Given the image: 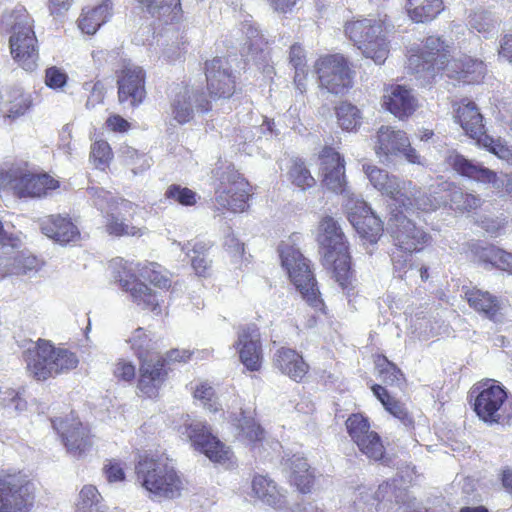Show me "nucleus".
<instances>
[{
  "mask_svg": "<svg viewBox=\"0 0 512 512\" xmlns=\"http://www.w3.org/2000/svg\"><path fill=\"white\" fill-rule=\"evenodd\" d=\"M32 107L33 98L30 93L22 90H13L9 95L6 116L9 119L15 120L27 114Z\"/></svg>",
  "mask_w": 512,
  "mask_h": 512,
  "instance_id": "obj_42",
  "label": "nucleus"
},
{
  "mask_svg": "<svg viewBox=\"0 0 512 512\" xmlns=\"http://www.w3.org/2000/svg\"><path fill=\"white\" fill-rule=\"evenodd\" d=\"M193 397L199 400L202 406L210 412L215 413L221 410L215 390L207 382H202L195 386Z\"/></svg>",
  "mask_w": 512,
  "mask_h": 512,
  "instance_id": "obj_52",
  "label": "nucleus"
},
{
  "mask_svg": "<svg viewBox=\"0 0 512 512\" xmlns=\"http://www.w3.org/2000/svg\"><path fill=\"white\" fill-rule=\"evenodd\" d=\"M51 423L67 453L80 458L91 450L94 443L91 427L83 423L74 411L63 417L51 419Z\"/></svg>",
  "mask_w": 512,
  "mask_h": 512,
  "instance_id": "obj_16",
  "label": "nucleus"
},
{
  "mask_svg": "<svg viewBox=\"0 0 512 512\" xmlns=\"http://www.w3.org/2000/svg\"><path fill=\"white\" fill-rule=\"evenodd\" d=\"M286 177L289 183L300 191H306L316 186L315 177L306 161L300 157H293L289 160Z\"/></svg>",
  "mask_w": 512,
  "mask_h": 512,
  "instance_id": "obj_38",
  "label": "nucleus"
},
{
  "mask_svg": "<svg viewBox=\"0 0 512 512\" xmlns=\"http://www.w3.org/2000/svg\"><path fill=\"white\" fill-rule=\"evenodd\" d=\"M107 7L99 5L94 8L83 10L79 20V28L87 33L94 34L98 28L106 22Z\"/></svg>",
  "mask_w": 512,
  "mask_h": 512,
  "instance_id": "obj_44",
  "label": "nucleus"
},
{
  "mask_svg": "<svg viewBox=\"0 0 512 512\" xmlns=\"http://www.w3.org/2000/svg\"><path fill=\"white\" fill-rule=\"evenodd\" d=\"M272 364L281 374L297 383H302L310 370V366L303 355L286 346H282L275 351Z\"/></svg>",
  "mask_w": 512,
  "mask_h": 512,
  "instance_id": "obj_30",
  "label": "nucleus"
},
{
  "mask_svg": "<svg viewBox=\"0 0 512 512\" xmlns=\"http://www.w3.org/2000/svg\"><path fill=\"white\" fill-rule=\"evenodd\" d=\"M42 234L52 241L66 246L81 239V232L67 213L49 214L39 220Z\"/></svg>",
  "mask_w": 512,
  "mask_h": 512,
  "instance_id": "obj_26",
  "label": "nucleus"
},
{
  "mask_svg": "<svg viewBox=\"0 0 512 512\" xmlns=\"http://www.w3.org/2000/svg\"><path fill=\"white\" fill-rule=\"evenodd\" d=\"M28 371L38 381H46L77 368L79 359L75 352L56 347L52 341L39 338L24 352Z\"/></svg>",
  "mask_w": 512,
  "mask_h": 512,
  "instance_id": "obj_5",
  "label": "nucleus"
},
{
  "mask_svg": "<svg viewBox=\"0 0 512 512\" xmlns=\"http://www.w3.org/2000/svg\"><path fill=\"white\" fill-rule=\"evenodd\" d=\"M164 196L167 200L184 207H192L198 203L200 196L188 187L180 184H171L167 187Z\"/></svg>",
  "mask_w": 512,
  "mask_h": 512,
  "instance_id": "obj_48",
  "label": "nucleus"
},
{
  "mask_svg": "<svg viewBox=\"0 0 512 512\" xmlns=\"http://www.w3.org/2000/svg\"><path fill=\"white\" fill-rule=\"evenodd\" d=\"M18 198L42 199L60 188V181L45 171L30 168L28 162L12 165L5 184Z\"/></svg>",
  "mask_w": 512,
  "mask_h": 512,
  "instance_id": "obj_11",
  "label": "nucleus"
},
{
  "mask_svg": "<svg viewBox=\"0 0 512 512\" xmlns=\"http://www.w3.org/2000/svg\"><path fill=\"white\" fill-rule=\"evenodd\" d=\"M494 267L512 274V253L500 248Z\"/></svg>",
  "mask_w": 512,
  "mask_h": 512,
  "instance_id": "obj_63",
  "label": "nucleus"
},
{
  "mask_svg": "<svg viewBox=\"0 0 512 512\" xmlns=\"http://www.w3.org/2000/svg\"><path fill=\"white\" fill-rule=\"evenodd\" d=\"M206 89L211 99L226 100L237 91L236 77L224 67L221 58L216 57L205 62Z\"/></svg>",
  "mask_w": 512,
  "mask_h": 512,
  "instance_id": "obj_24",
  "label": "nucleus"
},
{
  "mask_svg": "<svg viewBox=\"0 0 512 512\" xmlns=\"http://www.w3.org/2000/svg\"><path fill=\"white\" fill-rule=\"evenodd\" d=\"M405 9L414 23H427L444 10V2L443 0H407Z\"/></svg>",
  "mask_w": 512,
  "mask_h": 512,
  "instance_id": "obj_37",
  "label": "nucleus"
},
{
  "mask_svg": "<svg viewBox=\"0 0 512 512\" xmlns=\"http://www.w3.org/2000/svg\"><path fill=\"white\" fill-rule=\"evenodd\" d=\"M34 489L22 471L0 472V512H29L33 506Z\"/></svg>",
  "mask_w": 512,
  "mask_h": 512,
  "instance_id": "obj_15",
  "label": "nucleus"
},
{
  "mask_svg": "<svg viewBox=\"0 0 512 512\" xmlns=\"http://www.w3.org/2000/svg\"><path fill=\"white\" fill-rule=\"evenodd\" d=\"M309 68L294 71L293 84L301 95L306 93L308 88Z\"/></svg>",
  "mask_w": 512,
  "mask_h": 512,
  "instance_id": "obj_62",
  "label": "nucleus"
},
{
  "mask_svg": "<svg viewBox=\"0 0 512 512\" xmlns=\"http://www.w3.org/2000/svg\"><path fill=\"white\" fill-rule=\"evenodd\" d=\"M409 147V138L402 130L381 126L377 132L375 152L379 156L395 155Z\"/></svg>",
  "mask_w": 512,
  "mask_h": 512,
  "instance_id": "obj_35",
  "label": "nucleus"
},
{
  "mask_svg": "<svg viewBox=\"0 0 512 512\" xmlns=\"http://www.w3.org/2000/svg\"><path fill=\"white\" fill-rule=\"evenodd\" d=\"M103 473L109 483L122 482L126 479L125 463L117 459H108L103 467Z\"/></svg>",
  "mask_w": 512,
  "mask_h": 512,
  "instance_id": "obj_57",
  "label": "nucleus"
},
{
  "mask_svg": "<svg viewBox=\"0 0 512 512\" xmlns=\"http://www.w3.org/2000/svg\"><path fill=\"white\" fill-rule=\"evenodd\" d=\"M499 56L512 63V33L505 34L500 41Z\"/></svg>",
  "mask_w": 512,
  "mask_h": 512,
  "instance_id": "obj_64",
  "label": "nucleus"
},
{
  "mask_svg": "<svg viewBox=\"0 0 512 512\" xmlns=\"http://www.w3.org/2000/svg\"><path fill=\"white\" fill-rule=\"evenodd\" d=\"M378 376L388 386L402 388L406 385V377L402 370L385 355L376 354L373 358Z\"/></svg>",
  "mask_w": 512,
  "mask_h": 512,
  "instance_id": "obj_39",
  "label": "nucleus"
},
{
  "mask_svg": "<svg viewBox=\"0 0 512 512\" xmlns=\"http://www.w3.org/2000/svg\"><path fill=\"white\" fill-rule=\"evenodd\" d=\"M348 220L365 243L376 244L384 233L382 220L364 200H356L348 212Z\"/></svg>",
  "mask_w": 512,
  "mask_h": 512,
  "instance_id": "obj_25",
  "label": "nucleus"
},
{
  "mask_svg": "<svg viewBox=\"0 0 512 512\" xmlns=\"http://www.w3.org/2000/svg\"><path fill=\"white\" fill-rule=\"evenodd\" d=\"M110 267L114 278L120 287L130 294L134 303L153 313H161L163 300L159 299V294L156 291L138 279L131 262L117 257L110 261Z\"/></svg>",
  "mask_w": 512,
  "mask_h": 512,
  "instance_id": "obj_13",
  "label": "nucleus"
},
{
  "mask_svg": "<svg viewBox=\"0 0 512 512\" xmlns=\"http://www.w3.org/2000/svg\"><path fill=\"white\" fill-rule=\"evenodd\" d=\"M452 50V45L442 36H425L407 48L405 67L427 83L435 82L437 78H444Z\"/></svg>",
  "mask_w": 512,
  "mask_h": 512,
  "instance_id": "obj_3",
  "label": "nucleus"
},
{
  "mask_svg": "<svg viewBox=\"0 0 512 512\" xmlns=\"http://www.w3.org/2000/svg\"><path fill=\"white\" fill-rule=\"evenodd\" d=\"M455 121L476 144L512 166V146L486 132L484 117L476 103L463 98L453 104Z\"/></svg>",
  "mask_w": 512,
  "mask_h": 512,
  "instance_id": "obj_7",
  "label": "nucleus"
},
{
  "mask_svg": "<svg viewBox=\"0 0 512 512\" xmlns=\"http://www.w3.org/2000/svg\"><path fill=\"white\" fill-rule=\"evenodd\" d=\"M355 445L369 460L382 462L387 458L386 447L378 432L371 430Z\"/></svg>",
  "mask_w": 512,
  "mask_h": 512,
  "instance_id": "obj_41",
  "label": "nucleus"
},
{
  "mask_svg": "<svg viewBox=\"0 0 512 512\" xmlns=\"http://www.w3.org/2000/svg\"><path fill=\"white\" fill-rule=\"evenodd\" d=\"M316 241L323 265L331 272L332 278L344 291H352L354 270L350 244L338 221L329 215L322 217L318 224Z\"/></svg>",
  "mask_w": 512,
  "mask_h": 512,
  "instance_id": "obj_1",
  "label": "nucleus"
},
{
  "mask_svg": "<svg viewBox=\"0 0 512 512\" xmlns=\"http://www.w3.org/2000/svg\"><path fill=\"white\" fill-rule=\"evenodd\" d=\"M117 97L119 103H128L135 108L141 105L147 96L146 71L130 61L115 71Z\"/></svg>",
  "mask_w": 512,
  "mask_h": 512,
  "instance_id": "obj_21",
  "label": "nucleus"
},
{
  "mask_svg": "<svg viewBox=\"0 0 512 512\" xmlns=\"http://www.w3.org/2000/svg\"><path fill=\"white\" fill-rule=\"evenodd\" d=\"M462 292L463 299L476 313L493 322L501 320L502 303L496 295L477 286H463Z\"/></svg>",
  "mask_w": 512,
  "mask_h": 512,
  "instance_id": "obj_29",
  "label": "nucleus"
},
{
  "mask_svg": "<svg viewBox=\"0 0 512 512\" xmlns=\"http://www.w3.org/2000/svg\"><path fill=\"white\" fill-rule=\"evenodd\" d=\"M345 426L354 444L372 430L369 418L360 412L350 414Z\"/></svg>",
  "mask_w": 512,
  "mask_h": 512,
  "instance_id": "obj_50",
  "label": "nucleus"
},
{
  "mask_svg": "<svg viewBox=\"0 0 512 512\" xmlns=\"http://www.w3.org/2000/svg\"><path fill=\"white\" fill-rule=\"evenodd\" d=\"M239 360L249 372H259L263 364V349L260 329L255 323L242 325L234 344Z\"/></svg>",
  "mask_w": 512,
  "mask_h": 512,
  "instance_id": "obj_22",
  "label": "nucleus"
},
{
  "mask_svg": "<svg viewBox=\"0 0 512 512\" xmlns=\"http://www.w3.org/2000/svg\"><path fill=\"white\" fill-rule=\"evenodd\" d=\"M110 267L114 278L120 287L130 294L134 303L153 313H161L163 300L159 299V294L156 291L138 279L131 262L117 257L110 261Z\"/></svg>",
  "mask_w": 512,
  "mask_h": 512,
  "instance_id": "obj_14",
  "label": "nucleus"
},
{
  "mask_svg": "<svg viewBox=\"0 0 512 512\" xmlns=\"http://www.w3.org/2000/svg\"><path fill=\"white\" fill-rule=\"evenodd\" d=\"M124 162L126 166L131 168L134 174L141 173L150 167L146 155L139 153L133 148H127L124 151Z\"/></svg>",
  "mask_w": 512,
  "mask_h": 512,
  "instance_id": "obj_55",
  "label": "nucleus"
},
{
  "mask_svg": "<svg viewBox=\"0 0 512 512\" xmlns=\"http://www.w3.org/2000/svg\"><path fill=\"white\" fill-rule=\"evenodd\" d=\"M313 69L319 86L333 94L342 93L352 86L353 71L342 54L319 56L314 62Z\"/></svg>",
  "mask_w": 512,
  "mask_h": 512,
  "instance_id": "obj_17",
  "label": "nucleus"
},
{
  "mask_svg": "<svg viewBox=\"0 0 512 512\" xmlns=\"http://www.w3.org/2000/svg\"><path fill=\"white\" fill-rule=\"evenodd\" d=\"M185 434L192 447L203 453L213 463L225 464L232 461L233 452L212 433L207 423L194 421L185 424Z\"/></svg>",
  "mask_w": 512,
  "mask_h": 512,
  "instance_id": "obj_20",
  "label": "nucleus"
},
{
  "mask_svg": "<svg viewBox=\"0 0 512 512\" xmlns=\"http://www.w3.org/2000/svg\"><path fill=\"white\" fill-rule=\"evenodd\" d=\"M344 33L363 55L376 64H383L389 55L388 24L386 18H357L347 21Z\"/></svg>",
  "mask_w": 512,
  "mask_h": 512,
  "instance_id": "obj_6",
  "label": "nucleus"
},
{
  "mask_svg": "<svg viewBox=\"0 0 512 512\" xmlns=\"http://www.w3.org/2000/svg\"><path fill=\"white\" fill-rule=\"evenodd\" d=\"M243 434L250 444L256 445L265 439L264 429L253 419L245 421L242 427Z\"/></svg>",
  "mask_w": 512,
  "mask_h": 512,
  "instance_id": "obj_59",
  "label": "nucleus"
},
{
  "mask_svg": "<svg viewBox=\"0 0 512 512\" xmlns=\"http://www.w3.org/2000/svg\"><path fill=\"white\" fill-rule=\"evenodd\" d=\"M290 468V483L300 493L306 494L311 492L315 482V475L311 471L306 459L300 457L291 459Z\"/></svg>",
  "mask_w": 512,
  "mask_h": 512,
  "instance_id": "obj_40",
  "label": "nucleus"
},
{
  "mask_svg": "<svg viewBox=\"0 0 512 512\" xmlns=\"http://www.w3.org/2000/svg\"><path fill=\"white\" fill-rule=\"evenodd\" d=\"M499 247L488 244L482 245L480 241H471L466 244V253L478 263L495 266Z\"/></svg>",
  "mask_w": 512,
  "mask_h": 512,
  "instance_id": "obj_45",
  "label": "nucleus"
},
{
  "mask_svg": "<svg viewBox=\"0 0 512 512\" xmlns=\"http://www.w3.org/2000/svg\"><path fill=\"white\" fill-rule=\"evenodd\" d=\"M251 489L253 497L273 508H281L286 504L285 495L267 475L255 474L251 481Z\"/></svg>",
  "mask_w": 512,
  "mask_h": 512,
  "instance_id": "obj_34",
  "label": "nucleus"
},
{
  "mask_svg": "<svg viewBox=\"0 0 512 512\" xmlns=\"http://www.w3.org/2000/svg\"><path fill=\"white\" fill-rule=\"evenodd\" d=\"M138 270L145 280L160 291L168 292L171 290L172 280L167 273L161 270L160 265L156 263H149L142 268H138Z\"/></svg>",
  "mask_w": 512,
  "mask_h": 512,
  "instance_id": "obj_46",
  "label": "nucleus"
},
{
  "mask_svg": "<svg viewBox=\"0 0 512 512\" xmlns=\"http://www.w3.org/2000/svg\"><path fill=\"white\" fill-rule=\"evenodd\" d=\"M446 161L457 174L470 180L480 183H494L497 180L496 172L474 163L461 154L449 155Z\"/></svg>",
  "mask_w": 512,
  "mask_h": 512,
  "instance_id": "obj_32",
  "label": "nucleus"
},
{
  "mask_svg": "<svg viewBox=\"0 0 512 512\" xmlns=\"http://www.w3.org/2000/svg\"><path fill=\"white\" fill-rule=\"evenodd\" d=\"M288 61L294 71L309 68L306 50L300 43H294L290 46Z\"/></svg>",
  "mask_w": 512,
  "mask_h": 512,
  "instance_id": "obj_58",
  "label": "nucleus"
},
{
  "mask_svg": "<svg viewBox=\"0 0 512 512\" xmlns=\"http://www.w3.org/2000/svg\"><path fill=\"white\" fill-rule=\"evenodd\" d=\"M485 74L486 65L482 60L464 55L460 58L452 57L444 77L464 84H479Z\"/></svg>",
  "mask_w": 512,
  "mask_h": 512,
  "instance_id": "obj_31",
  "label": "nucleus"
},
{
  "mask_svg": "<svg viewBox=\"0 0 512 512\" xmlns=\"http://www.w3.org/2000/svg\"><path fill=\"white\" fill-rule=\"evenodd\" d=\"M318 174L323 188L336 195L349 193L344 156L333 146L325 145L316 158Z\"/></svg>",
  "mask_w": 512,
  "mask_h": 512,
  "instance_id": "obj_18",
  "label": "nucleus"
},
{
  "mask_svg": "<svg viewBox=\"0 0 512 512\" xmlns=\"http://www.w3.org/2000/svg\"><path fill=\"white\" fill-rule=\"evenodd\" d=\"M254 187L234 167H227L215 188V203L219 210L243 213L249 209Z\"/></svg>",
  "mask_w": 512,
  "mask_h": 512,
  "instance_id": "obj_12",
  "label": "nucleus"
},
{
  "mask_svg": "<svg viewBox=\"0 0 512 512\" xmlns=\"http://www.w3.org/2000/svg\"><path fill=\"white\" fill-rule=\"evenodd\" d=\"M68 74L57 66L48 67L45 70V85L53 90L63 89L68 82Z\"/></svg>",
  "mask_w": 512,
  "mask_h": 512,
  "instance_id": "obj_56",
  "label": "nucleus"
},
{
  "mask_svg": "<svg viewBox=\"0 0 512 512\" xmlns=\"http://www.w3.org/2000/svg\"><path fill=\"white\" fill-rule=\"evenodd\" d=\"M193 351L188 349H171L166 356L157 351L141 350L137 352L139 360V376L137 395L142 399H157L164 383L168 380L172 363H187Z\"/></svg>",
  "mask_w": 512,
  "mask_h": 512,
  "instance_id": "obj_4",
  "label": "nucleus"
},
{
  "mask_svg": "<svg viewBox=\"0 0 512 512\" xmlns=\"http://www.w3.org/2000/svg\"><path fill=\"white\" fill-rule=\"evenodd\" d=\"M336 116L339 126L346 131H354L361 124L359 109L348 102H341L336 107Z\"/></svg>",
  "mask_w": 512,
  "mask_h": 512,
  "instance_id": "obj_47",
  "label": "nucleus"
},
{
  "mask_svg": "<svg viewBox=\"0 0 512 512\" xmlns=\"http://www.w3.org/2000/svg\"><path fill=\"white\" fill-rule=\"evenodd\" d=\"M136 481L148 492L167 499L180 495L183 481L165 452H144L135 463Z\"/></svg>",
  "mask_w": 512,
  "mask_h": 512,
  "instance_id": "obj_2",
  "label": "nucleus"
},
{
  "mask_svg": "<svg viewBox=\"0 0 512 512\" xmlns=\"http://www.w3.org/2000/svg\"><path fill=\"white\" fill-rule=\"evenodd\" d=\"M136 211V205L128 200H121L105 216V231L114 237H142L145 228L137 227L126 222L125 215L133 218Z\"/></svg>",
  "mask_w": 512,
  "mask_h": 512,
  "instance_id": "obj_28",
  "label": "nucleus"
},
{
  "mask_svg": "<svg viewBox=\"0 0 512 512\" xmlns=\"http://www.w3.org/2000/svg\"><path fill=\"white\" fill-rule=\"evenodd\" d=\"M451 201L456 205V209L461 213H474L482 206V199L475 194L455 191L451 196Z\"/></svg>",
  "mask_w": 512,
  "mask_h": 512,
  "instance_id": "obj_53",
  "label": "nucleus"
},
{
  "mask_svg": "<svg viewBox=\"0 0 512 512\" xmlns=\"http://www.w3.org/2000/svg\"><path fill=\"white\" fill-rule=\"evenodd\" d=\"M108 130L116 133H125L131 128V124L118 114L110 115L105 122Z\"/></svg>",
  "mask_w": 512,
  "mask_h": 512,
  "instance_id": "obj_61",
  "label": "nucleus"
},
{
  "mask_svg": "<svg viewBox=\"0 0 512 512\" xmlns=\"http://www.w3.org/2000/svg\"><path fill=\"white\" fill-rule=\"evenodd\" d=\"M10 26L9 49L19 67L33 72L38 67L39 43L34 31V20L26 11H13L6 18Z\"/></svg>",
  "mask_w": 512,
  "mask_h": 512,
  "instance_id": "obj_9",
  "label": "nucleus"
},
{
  "mask_svg": "<svg viewBox=\"0 0 512 512\" xmlns=\"http://www.w3.org/2000/svg\"><path fill=\"white\" fill-rule=\"evenodd\" d=\"M113 374L119 381L131 382L135 379V366L125 360H120L115 364Z\"/></svg>",
  "mask_w": 512,
  "mask_h": 512,
  "instance_id": "obj_60",
  "label": "nucleus"
},
{
  "mask_svg": "<svg viewBox=\"0 0 512 512\" xmlns=\"http://www.w3.org/2000/svg\"><path fill=\"white\" fill-rule=\"evenodd\" d=\"M137 3L152 17L164 18L166 24L177 23L183 16L180 0H137Z\"/></svg>",
  "mask_w": 512,
  "mask_h": 512,
  "instance_id": "obj_36",
  "label": "nucleus"
},
{
  "mask_svg": "<svg viewBox=\"0 0 512 512\" xmlns=\"http://www.w3.org/2000/svg\"><path fill=\"white\" fill-rule=\"evenodd\" d=\"M470 398L475 414L487 424H510L512 404L508 401L505 387L493 379H485L474 384Z\"/></svg>",
  "mask_w": 512,
  "mask_h": 512,
  "instance_id": "obj_8",
  "label": "nucleus"
},
{
  "mask_svg": "<svg viewBox=\"0 0 512 512\" xmlns=\"http://www.w3.org/2000/svg\"><path fill=\"white\" fill-rule=\"evenodd\" d=\"M171 109L173 118L179 124L188 123L193 119L194 110L188 90L175 96L171 104Z\"/></svg>",
  "mask_w": 512,
  "mask_h": 512,
  "instance_id": "obj_51",
  "label": "nucleus"
},
{
  "mask_svg": "<svg viewBox=\"0 0 512 512\" xmlns=\"http://www.w3.org/2000/svg\"><path fill=\"white\" fill-rule=\"evenodd\" d=\"M210 245L205 242H195L188 254L191 259V266L199 277L211 276V262L207 258Z\"/></svg>",
  "mask_w": 512,
  "mask_h": 512,
  "instance_id": "obj_43",
  "label": "nucleus"
},
{
  "mask_svg": "<svg viewBox=\"0 0 512 512\" xmlns=\"http://www.w3.org/2000/svg\"><path fill=\"white\" fill-rule=\"evenodd\" d=\"M370 389L388 414L399 420L406 427H414V418L402 400L392 395L383 385L373 383Z\"/></svg>",
  "mask_w": 512,
  "mask_h": 512,
  "instance_id": "obj_33",
  "label": "nucleus"
},
{
  "mask_svg": "<svg viewBox=\"0 0 512 512\" xmlns=\"http://www.w3.org/2000/svg\"><path fill=\"white\" fill-rule=\"evenodd\" d=\"M113 157L112 148L106 140H96L91 144L89 158L95 168L105 171Z\"/></svg>",
  "mask_w": 512,
  "mask_h": 512,
  "instance_id": "obj_49",
  "label": "nucleus"
},
{
  "mask_svg": "<svg viewBox=\"0 0 512 512\" xmlns=\"http://www.w3.org/2000/svg\"><path fill=\"white\" fill-rule=\"evenodd\" d=\"M101 500V495L97 488L93 485H85L79 492L77 502L78 512H93V508L97 507Z\"/></svg>",
  "mask_w": 512,
  "mask_h": 512,
  "instance_id": "obj_54",
  "label": "nucleus"
},
{
  "mask_svg": "<svg viewBox=\"0 0 512 512\" xmlns=\"http://www.w3.org/2000/svg\"><path fill=\"white\" fill-rule=\"evenodd\" d=\"M363 171L374 188L387 195L403 207L413 205L414 197L407 193L412 181H400L395 176H390L387 171L372 164H364Z\"/></svg>",
  "mask_w": 512,
  "mask_h": 512,
  "instance_id": "obj_23",
  "label": "nucleus"
},
{
  "mask_svg": "<svg viewBox=\"0 0 512 512\" xmlns=\"http://www.w3.org/2000/svg\"><path fill=\"white\" fill-rule=\"evenodd\" d=\"M382 106L399 120H406L416 112L419 104L411 89L392 84L384 89Z\"/></svg>",
  "mask_w": 512,
  "mask_h": 512,
  "instance_id": "obj_27",
  "label": "nucleus"
},
{
  "mask_svg": "<svg viewBox=\"0 0 512 512\" xmlns=\"http://www.w3.org/2000/svg\"><path fill=\"white\" fill-rule=\"evenodd\" d=\"M279 255L283 268L302 298L310 307L326 314V305L321 298L309 260L298 249L287 244L279 246Z\"/></svg>",
  "mask_w": 512,
  "mask_h": 512,
  "instance_id": "obj_10",
  "label": "nucleus"
},
{
  "mask_svg": "<svg viewBox=\"0 0 512 512\" xmlns=\"http://www.w3.org/2000/svg\"><path fill=\"white\" fill-rule=\"evenodd\" d=\"M389 225L393 244L404 254L420 253L432 242L428 232L402 214H394Z\"/></svg>",
  "mask_w": 512,
  "mask_h": 512,
  "instance_id": "obj_19",
  "label": "nucleus"
}]
</instances>
